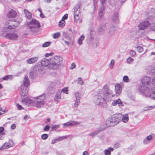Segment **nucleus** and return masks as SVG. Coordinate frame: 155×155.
<instances>
[{"label":"nucleus","mask_w":155,"mask_h":155,"mask_svg":"<svg viewBox=\"0 0 155 155\" xmlns=\"http://www.w3.org/2000/svg\"><path fill=\"white\" fill-rule=\"evenodd\" d=\"M4 130V129L3 127H0V134H5L4 133H3Z\"/></svg>","instance_id":"nucleus-58"},{"label":"nucleus","mask_w":155,"mask_h":155,"mask_svg":"<svg viewBox=\"0 0 155 155\" xmlns=\"http://www.w3.org/2000/svg\"><path fill=\"white\" fill-rule=\"evenodd\" d=\"M53 53H46L45 54V57H48L50 56H52L53 54Z\"/></svg>","instance_id":"nucleus-55"},{"label":"nucleus","mask_w":155,"mask_h":155,"mask_svg":"<svg viewBox=\"0 0 155 155\" xmlns=\"http://www.w3.org/2000/svg\"><path fill=\"white\" fill-rule=\"evenodd\" d=\"M110 118L113 124L112 125H113L114 126L117 124L120 120V119H119L118 115H113Z\"/></svg>","instance_id":"nucleus-9"},{"label":"nucleus","mask_w":155,"mask_h":155,"mask_svg":"<svg viewBox=\"0 0 155 155\" xmlns=\"http://www.w3.org/2000/svg\"><path fill=\"white\" fill-rule=\"evenodd\" d=\"M24 12L25 14L26 17L28 19H30L31 18L32 15L30 12L25 9L24 10Z\"/></svg>","instance_id":"nucleus-29"},{"label":"nucleus","mask_w":155,"mask_h":155,"mask_svg":"<svg viewBox=\"0 0 155 155\" xmlns=\"http://www.w3.org/2000/svg\"><path fill=\"white\" fill-rule=\"evenodd\" d=\"M5 110H2V108H0V115L4 114L5 113Z\"/></svg>","instance_id":"nucleus-60"},{"label":"nucleus","mask_w":155,"mask_h":155,"mask_svg":"<svg viewBox=\"0 0 155 155\" xmlns=\"http://www.w3.org/2000/svg\"><path fill=\"white\" fill-rule=\"evenodd\" d=\"M57 141H58L57 139H55L54 140H52L51 141V144H54Z\"/></svg>","instance_id":"nucleus-62"},{"label":"nucleus","mask_w":155,"mask_h":155,"mask_svg":"<svg viewBox=\"0 0 155 155\" xmlns=\"http://www.w3.org/2000/svg\"><path fill=\"white\" fill-rule=\"evenodd\" d=\"M150 29L153 31H155V24H150Z\"/></svg>","instance_id":"nucleus-49"},{"label":"nucleus","mask_w":155,"mask_h":155,"mask_svg":"<svg viewBox=\"0 0 155 155\" xmlns=\"http://www.w3.org/2000/svg\"><path fill=\"white\" fill-rule=\"evenodd\" d=\"M147 16L149 17L147 18L150 19L153 18L155 16V9H152L151 10L149 11L147 14Z\"/></svg>","instance_id":"nucleus-16"},{"label":"nucleus","mask_w":155,"mask_h":155,"mask_svg":"<svg viewBox=\"0 0 155 155\" xmlns=\"http://www.w3.org/2000/svg\"><path fill=\"white\" fill-rule=\"evenodd\" d=\"M112 20L113 21L117 23L119 22V18L117 12H115L112 17Z\"/></svg>","instance_id":"nucleus-24"},{"label":"nucleus","mask_w":155,"mask_h":155,"mask_svg":"<svg viewBox=\"0 0 155 155\" xmlns=\"http://www.w3.org/2000/svg\"><path fill=\"white\" fill-rule=\"evenodd\" d=\"M38 60V58L35 57L28 59L27 60V62L29 64H33L37 61Z\"/></svg>","instance_id":"nucleus-23"},{"label":"nucleus","mask_w":155,"mask_h":155,"mask_svg":"<svg viewBox=\"0 0 155 155\" xmlns=\"http://www.w3.org/2000/svg\"><path fill=\"white\" fill-rule=\"evenodd\" d=\"M129 120L128 115L127 114H124L122 118V120L123 122L124 123H127Z\"/></svg>","instance_id":"nucleus-30"},{"label":"nucleus","mask_w":155,"mask_h":155,"mask_svg":"<svg viewBox=\"0 0 155 155\" xmlns=\"http://www.w3.org/2000/svg\"><path fill=\"white\" fill-rule=\"evenodd\" d=\"M21 21V19H20V21H14L11 20L8 21L5 23V27L6 28L10 29L14 28L18 26Z\"/></svg>","instance_id":"nucleus-6"},{"label":"nucleus","mask_w":155,"mask_h":155,"mask_svg":"<svg viewBox=\"0 0 155 155\" xmlns=\"http://www.w3.org/2000/svg\"><path fill=\"white\" fill-rule=\"evenodd\" d=\"M80 102V100H76L75 103L74 104V106L75 107H78Z\"/></svg>","instance_id":"nucleus-38"},{"label":"nucleus","mask_w":155,"mask_h":155,"mask_svg":"<svg viewBox=\"0 0 155 155\" xmlns=\"http://www.w3.org/2000/svg\"><path fill=\"white\" fill-rule=\"evenodd\" d=\"M114 62L115 61L114 59H112L111 60V62L109 64V67L110 68L112 69L113 68Z\"/></svg>","instance_id":"nucleus-37"},{"label":"nucleus","mask_w":155,"mask_h":155,"mask_svg":"<svg viewBox=\"0 0 155 155\" xmlns=\"http://www.w3.org/2000/svg\"><path fill=\"white\" fill-rule=\"evenodd\" d=\"M74 94L76 100H80L81 98V96L79 93L78 92H76L74 93Z\"/></svg>","instance_id":"nucleus-34"},{"label":"nucleus","mask_w":155,"mask_h":155,"mask_svg":"<svg viewBox=\"0 0 155 155\" xmlns=\"http://www.w3.org/2000/svg\"><path fill=\"white\" fill-rule=\"evenodd\" d=\"M80 5L79 4L76 5L74 7V21L79 23L82 22V20L80 19L79 16L80 13Z\"/></svg>","instance_id":"nucleus-7"},{"label":"nucleus","mask_w":155,"mask_h":155,"mask_svg":"<svg viewBox=\"0 0 155 155\" xmlns=\"http://www.w3.org/2000/svg\"><path fill=\"white\" fill-rule=\"evenodd\" d=\"M123 81L125 82H129V78L127 76H125L123 78Z\"/></svg>","instance_id":"nucleus-43"},{"label":"nucleus","mask_w":155,"mask_h":155,"mask_svg":"<svg viewBox=\"0 0 155 155\" xmlns=\"http://www.w3.org/2000/svg\"><path fill=\"white\" fill-rule=\"evenodd\" d=\"M67 138V137L65 136H62V137H60L58 138H57V140L58 141H61L62 140H63L64 139H65Z\"/></svg>","instance_id":"nucleus-48"},{"label":"nucleus","mask_w":155,"mask_h":155,"mask_svg":"<svg viewBox=\"0 0 155 155\" xmlns=\"http://www.w3.org/2000/svg\"><path fill=\"white\" fill-rule=\"evenodd\" d=\"M17 15L16 12L13 10H11L7 14L8 17L9 18L15 17Z\"/></svg>","instance_id":"nucleus-19"},{"label":"nucleus","mask_w":155,"mask_h":155,"mask_svg":"<svg viewBox=\"0 0 155 155\" xmlns=\"http://www.w3.org/2000/svg\"><path fill=\"white\" fill-rule=\"evenodd\" d=\"M109 88L107 85L104 86L103 90H100L97 92V95L95 96L94 99V102L96 105H100L105 107L107 106V103L104 97H107L112 94V92H109Z\"/></svg>","instance_id":"nucleus-1"},{"label":"nucleus","mask_w":155,"mask_h":155,"mask_svg":"<svg viewBox=\"0 0 155 155\" xmlns=\"http://www.w3.org/2000/svg\"><path fill=\"white\" fill-rule=\"evenodd\" d=\"M75 67L76 65L75 64L73 63L71 64V65L70 68L71 69H73L74 68H75Z\"/></svg>","instance_id":"nucleus-50"},{"label":"nucleus","mask_w":155,"mask_h":155,"mask_svg":"<svg viewBox=\"0 0 155 155\" xmlns=\"http://www.w3.org/2000/svg\"><path fill=\"white\" fill-rule=\"evenodd\" d=\"M84 39V36L83 35H82L78 39V44L79 45H81L82 43V41Z\"/></svg>","instance_id":"nucleus-35"},{"label":"nucleus","mask_w":155,"mask_h":155,"mask_svg":"<svg viewBox=\"0 0 155 155\" xmlns=\"http://www.w3.org/2000/svg\"><path fill=\"white\" fill-rule=\"evenodd\" d=\"M68 18V14H65L62 17V20H65L67 19Z\"/></svg>","instance_id":"nucleus-57"},{"label":"nucleus","mask_w":155,"mask_h":155,"mask_svg":"<svg viewBox=\"0 0 155 155\" xmlns=\"http://www.w3.org/2000/svg\"><path fill=\"white\" fill-rule=\"evenodd\" d=\"M149 95L147 97H150L151 98L155 99V87H151L150 88V91L149 92Z\"/></svg>","instance_id":"nucleus-14"},{"label":"nucleus","mask_w":155,"mask_h":155,"mask_svg":"<svg viewBox=\"0 0 155 155\" xmlns=\"http://www.w3.org/2000/svg\"><path fill=\"white\" fill-rule=\"evenodd\" d=\"M13 78V76L11 75H8L3 77V80H8V79H12Z\"/></svg>","instance_id":"nucleus-40"},{"label":"nucleus","mask_w":155,"mask_h":155,"mask_svg":"<svg viewBox=\"0 0 155 155\" xmlns=\"http://www.w3.org/2000/svg\"><path fill=\"white\" fill-rule=\"evenodd\" d=\"M50 61L46 58H43L41 61V64L44 66H47L50 64Z\"/></svg>","instance_id":"nucleus-22"},{"label":"nucleus","mask_w":155,"mask_h":155,"mask_svg":"<svg viewBox=\"0 0 155 155\" xmlns=\"http://www.w3.org/2000/svg\"><path fill=\"white\" fill-rule=\"evenodd\" d=\"M114 0H110V4L111 5H112V6L114 5L115 4L116 2H115L114 3Z\"/></svg>","instance_id":"nucleus-59"},{"label":"nucleus","mask_w":155,"mask_h":155,"mask_svg":"<svg viewBox=\"0 0 155 155\" xmlns=\"http://www.w3.org/2000/svg\"><path fill=\"white\" fill-rule=\"evenodd\" d=\"M26 25L28 28L33 33L37 31L40 26L39 23L35 19H33L30 22H27Z\"/></svg>","instance_id":"nucleus-3"},{"label":"nucleus","mask_w":155,"mask_h":155,"mask_svg":"<svg viewBox=\"0 0 155 155\" xmlns=\"http://www.w3.org/2000/svg\"><path fill=\"white\" fill-rule=\"evenodd\" d=\"M49 126L48 125L46 126L44 128V130L45 131H47L49 130Z\"/></svg>","instance_id":"nucleus-56"},{"label":"nucleus","mask_w":155,"mask_h":155,"mask_svg":"<svg viewBox=\"0 0 155 155\" xmlns=\"http://www.w3.org/2000/svg\"><path fill=\"white\" fill-rule=\"evenodd\" d=\"M62 63V58L58 56H54L52 61L49 65V68L51 69L55 70L58 68Z\"/></svg>","instance_id":"nucleus-2"},{"label":"nucleus","mask_w":155,"mask_h":155,"mask_svg":"<svg viewBox=\"0 0 155 155\" xmlns=\"http://www.w3.org/2000/svg\"><path fill=\"white\" fill-rule=\"evenodd\" d=\"M61 35L60 32H58L57 33H54L53 35V38L54 39H56L59 38Z\"/></svg>","instance_id":"nucleus-39"},{"label":"nucleus","mask_w":155,"mask_h":155,"mask_svg":"<svg viewBox=\"0 0 155 155\" xmlns=\"http://www.w3.org/2000/svg\"><path fill=\"white\" fill-rule=\"evenodd\" d=\"M23 103L26 106H28L31 104L32 102L31 100L29 97H26L24 98L22 101Z\"/></svg>","instance_id":"nucleus-21"},{"label":"nucleus","mask_w":155,"mask_h":155,"mask_svg":"<svg viewBox=\"0 0 155 155\" xmlns=\"http://www.w3.org/2000/svg\"><path fill=\"white\" fill-rule=\"evenodd\" d=\"M51 44V43L50 42H47L45 43H44L43 45L42 46L43 47H46L49 46Z\"/></svg>","instance_id":"nucleus-45"},{"label":"nucleus","mask_w":155,"mask_h":155,"mask_svg":"<svg viewBox=\"0 0 155 155\" xmlns=\"http://www.w3.org/2000/svg\"><path fill=\"white\" fill-rule=\"evenodd\" d=\"M48 137V134H44L41 136V137L42 140H45L47 139Z\"/></svg>","instance_id":"nucleus-41"},{"label":"nucleus","mask_w":155,"mask_h":155,"mask_svg":"<svg viewBox=\"0 0 155 155\" xmlns=\"http://www.w3.org/2000/svg\"><path fill=\"white\" fill-rule=\"evenodd\" d=\"M115 91L117 95H119L121 93L122 89L120 85L118 84H116L115 85Z\"/></svg>","instance_id":"nucleus-18"},{"label":"nucleus","mask_w":155,"mask_h":155,"mask_svg":"<svg viewBox=\"0 0 155 155\" xmlns=\"http://www.w3.org/2000/svg\"><path fill=\"white\" fill-rule=\"evenodd\" d=\"M150 25V23L148 21H145L140 23L138 25V27L140 29L143 30Z\"/></svg>","instance_id":"nucleus-13"},{"label":"nucleus","mask_w":155,"mask_h":155,"mask_svg":"<svg viewBox=\"0 0 155 155\" xmlns=\"http://www.w3.org/2000/svg\"><path fill=\"white\" fill-rule=\"evenodd\" d=\"M109 30L108 34L109 36H110L114 33L115 31V28L114 26H109Z\"/></svg>","instance_id":"nucleus-27"},{"label":"nucleus","mask_w":155,"mask_h":155,"mask_svg":"<svg viewBox=\"0 0 155 155\" xmlns=\"http://www.w3.org/2000/svg\"><path fill=\"white\" fill-rule=\"evenodd\" d=\"M61 91H59L57 92L55 95L54 100L55 101H56L57 103L58 102V100L61 98Z\"/></svg>","instance_id":"nucleus-25"},{"label":"nucleus","mask_w":155,"mask_h":155,"mask_svg":"<svg viewBox=\"0 0 155 155\" xmlns=\"http://www.w3.org/2000/svg\"><path fill=\"white\" fill-rule=\"evenodd\" d=\"M133 61V58L131 57H129L127 60V62L128 64H130Z\"/></svg>","instance_id":"nucleus-44"},{"label":"nucleus","mask_w":155,"mask_h":155,"mask_svg":"<svg viewBox=\"0 0 155 155\" xmlns=\"http://www.w3.org/2000/svg\"><path fill=\"white\" fill-rule=\"evenodd\" d=\"M106 0H100L102 5L99 10L98 18L99 20L101 19L104 16V13L103 11L104 9V4L106 1Z\"/></svg>","instance_id":"nucleus-8"},{"label":"nucleus","mask_w":155,"mask_h":155,"mask_svg":"<svg viewBox=\"0 0 155 155\" xmlns=\"http://www.w3.org/2000/svg\"><path fill=\"white\" fill-rule=\"evenodd\" d=\"M45 97L46 95L43 94L41 95L34 98V105L38 108L42 107L45 103Z\"/></svg>","instance_id":"nucleus-4"},{"label":"nucleus","mask_w":155,"mask_h":155,"mask_svg":"<svg viewBox=\"0 0 155 155\" xmlns=\"http://www.w3.org/2000/svg\"><path fill=\"white\" fill-rule=\"evenodd\" d=\"M5 134H0V140H3L4 139V137L2 136Z\"/></svg>","instance_id":"nucleus-63"},{"label":"nucleus","mask_w":155,"mask_h":155,"mask_svg":"<svg viewBox=\"0 0 155 155\" xmlns=\"http://www.w3.org/2000/svg\"><path fill=\"white\" fill-rule=\"evenodd\" d=\"M62 91L63 93L66 94H68V89L67 87H65L63 89Z\"/></svg>","instance_id":"nucleus-47"},{"label":"nucleus","mask_w":155,"mask_h":155,"mask_svg":"<svg viewBox=\"0 0 155 155\" xmlns=\"http://www.w3.org/2000/svg\"><path fill=\"white\" fill-rule=\"evenodd\" d=\"M6 38L11 40H15L18 37V35L14 33H7L5 36Z\"/></svg>","instance_id":"nucleus-12"},{"label":"nucleus","mask_w":155,"mask_h":155,"mask_svg":"<svg viewBox=\"0 0 155 155\" xmlns=\"http://www.w3.org/2000/svg\"><path fill=\"white\" fill-rule=\"evenodd\" d=\"M16 106L18 108L19 110L22 109V106L19 104H16Z\"/></svg>","instance_id":"nucleus-61"},{"label":"nucleus","mask_w":155,"mask_h":155,"mask_svg":"<svg viewBox=\"0 0 155 155\" xmlns=\"http://www.w3.org/2000/svg\"><path fill=\"white\" fill-rule=\"evenodd\" d=\"M65 25V21L64 20H61L59 22V27H62Z\"/></svg>","instance_id":"nucleus-36"},{"label":"nucleus","mask_w":155,"mask_h":155,"mask_svg":"<svg viewBox=\"0 0 155 155\" xmlns=\"http://www.w3.org/2000/svg\"><path fill=\"white\" fill-rule=\"evenodd\" d=\"M150 87L141 84L139 85V90L142 94L143 96L147 97L149 95V92L150 91Z\"/></svg>","instance_id":"nucleus-5"},{"label":"nucleus","mask_w":155,"mask_h":155,"mask_svg":"<svg viewBox=\"0 0 155 155\" xmlns=\"http://www.w3.org/2000/svg\"><path fill=\"white\" fill-rule=\"evenodd\" d=\"M106 124L107 126V127L114 126L113 125H112V124H113L112 122H111V121L110 119V118H109V119L106 120Z\"/></svg>","instance_id":"nucleus-33"},{"label":"nucleus","mask_w":155,"mask_h":155,"mask_svg":"<svg viewBox=\"0 0 155 155\" xmlns=\"http://www.w3.org/2000/svg\"><path fill=\"white\" fill-rule=\"evenodd\" d=\"M146 138L150 141L152 139V137L151 135H149L147 136Z\"/></svg>","instance_id":"nucleus-51"},{"label":"nucleus","mask_w":155,"mask_h":155,"mask_svg":"<svg viewBox=\"0 0 155 155\" xmlns=\"http://www.w3.org/2000/svg\"><path fill=\"white\" fill-rule=\"evenodd\" d=\"M117 104H118L120 107L123 106V104L120 99L114 100L112 103V104L113 106H115Z\"/></svg>","instance_id":"nucleus-20"},{"label":"nucleus","mask_w":155,"mask_h":155,"mask_svg":"<svg viewBox=\"0 0 155 155\" xmlns=\"http://www.w3.org/2000/svg\"><path fill=\"white\" fill-rule=\"evenodd\" d=\"M80 122L74 120H70L69 121L64 123L63 125L64 127H68L74 126H77L80 124Z\"/></svg>","instance_id":"nucleus-11"},{"label":"nucleus","mask_w":155,"mask_h":155,"mask_svg":"<svg viewBox=\"0 0 155 155\" xmlns=\"http://www.w3.org/2000/svg\"><path fill=\"white\" fill-rule=\"evenodd\" d=\"M155 106H150L149 107H147L146 108V109H145L146 110H150L152 109L153 108H155Z\"/></svg>","instance_id":"nucleus-52"},{"label":"nucleus","mask_w":155,"mask_h":155,"mask_svg":"<svg viewBox=\"0 0 155 155\" xmlns=\"http://www.w3.org/2000/svg\"><path fill=\"white\" fill-rule=\"evenodd\" d=\"M152 83L154 85H155V76L153 78L152 80Z\"/></svg>","instance_id":"nucleus-64"},{"label":"nucleus","mask_w":155,"mask_h":155,"mask_svg":"<svg viewBox=\"0 0 155 155\" xmlns=\"http://www.w3.org/2000/svg\"><path fill=\"white\" fill-rule=\"evenodd\" d=\"M147 71L149 74L153 73L155 72V69L152 66H149L147 69Z\"/></svg>","instance_id":"nucleus-28"},{"label":"nucleus","mask_w":155,"mask_h":155,"mask_svg":"<svg viewBox=\"0 0 155 155\" xmlns=\"http://www.w3.org/2000/svg\"><path fill=\"white\" fill-rule=\"evenodd\" d=\"M136 49L139 52H141L143 51V48L140 46H138L137 48Z\"/></svg>","instance_id":"nucleus-42"},{"label":"nucleus","mask_w":155,"mask_h":155,"mask_svg":"<svg viewBox=\"0 0 155 155\" xmlns=\"http://www.w3.org/2000/svg\"><path fill=\"white\" fill-rule=\"evenodd\" d=\"M130 53L132 56H135L136 54L135 51H134L133 50H130Z\"/></svg>","instance_id":"nucleus-46"},{"label":"nucleus","mask_w":155,"mask_h":155,"mask_svg":"<svg viewBox=\"0 0 155 155\" xmlns=\"http://www.w3.org/2000/svg\"><path fill=\"white\" fill-rule=\"evenodd\" d=\"M150 80V78L148 77H144L142 80V83L144 85L150 87L149 85V83Z\"/></svg>","instance_id":"nucleus-17"},{"label":"nucleus","mask_w":155,"mask_h":155,"mask_svg":"<svg viewBox=\"0 0 155 155\" xmlns=\"http://www.w3.org/2000/svg\"><path fill=\"white\" fill-rule=\"evenodd\" d=\"M150 142V141H149L146 138L144 139L143 140V143L145 144H148Z\"/></svg>","instance_id":"nucleus-54"},{"label":"nucleus","mask_w":155,"mask_h":155,"mask_svg":"<svg viewBox=\"0 0 155 155\" xmlns=\"http://www.w3.org/2000/svg\"><path fill=\"white\" fill-rule=\"evenodd\" d=\"M113 149L112 147H109L107 149L105 150L104 152L105 155H110L111 151H113Z\"/></svg>","instance_id":"nucleus-31"},{"label":"nucleus","mask_w":155,"mask_h":155,"mask_svg":"<svg viewBox=\"0 0 155 155\" xmlns=\"http://www.w3.org/2000/svg\"><path fill=\"white\" fill-rule=\"evenodd\" d=\"M103 130L104 129L97 130H96L94 132L91 133L90 134H89V135L91 136L92 137H94L95 136L97 135L100 132H101V131Z\"/></svg>","instance_id":"nucleus-32"},{"label":"nucleus","mask_w":155,"mask_h":155,"mask_svg":"<svg viewBox=\"0 0 155 155\" xmlns=\"http://www.w3.org/2000/svg\"><path fill=\"white\" fill-rule=\"evenodd\" d=\"M24 86V87H26L29 84V79L28 77L27 76H25L23 80Z\"/></svg>","instance_id":"nucleus-26"},{"label":"nucleus","mask_w":155,"mask_h":155,"mask_svg":"<svg viewBox=\"0 0 155 155\" xmlns=\"http://www.w3.org/2000/svg\"><path fill=\"white\" fill-rule=\"evenodd\" d=\"M28 91V89L26 87L21 86V91L20 92V94L21 97H24L27 94Z\"/></svg>","instance_id":"nucleus-15"},{"label":"nucleus","mask_w":155,"mask_h":155,"mask_svg":"<svg viewBox=\"0 0 155 155\" xmlns=\"http://www.w3.org/2000/svg\"><path fill=\"white\" fill-rule=\"evenodd\" d=\"M14 145V143L12 140L9 139L8 142L5 143L0 149V150L8 149L12 147Z\"/></svg>","instance_id":"nucleus-10"},{"label":"nucleus","mask_w":155,"mask_h":155,"mask_svg":"<svg viewBox=\"0 0 155 155\" xmlns=\"http://www.w3.org/2000/svg\"><path fill=\"white\" fill-rule=\"evenodd\" d=\"M52 125V128L53 129H56L59 128V125Z\"/></svg>","instance_id":"nucleus-53"}]
</instances>
